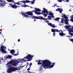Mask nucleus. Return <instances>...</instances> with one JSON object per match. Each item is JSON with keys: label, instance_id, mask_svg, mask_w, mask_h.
Wrapping results in <instances>:
<instances>
[{"label": "nucleus", "instance_id": "nucleus-1", "mask_svg": "<svg viewBox=\"0 0 73 73\" xmlns=\"http://www.w3.org/2000/svg\"><path fill=\"white\" fill-rule=\"evenodd\" d=\"M42 62H43L42 65L40 66V68H39L40 70H42V67L44 68L45 69H46L47 66H49L50 65V62L47 60H43L42 61Z\"/></svg>", "mask_w": 73, "mask_h": 73}, {"label": "nucleus", "instance_id": "nucleus-2", "mask_svg": "<svg viewBox=\"0 0 73 73\" xmlns=\"http://www.w3.org/2000/svg\"><path fill=\"white\" fill-rule=\"evenodd\" d=\"M34 56L33 55H31V54H28L24 58H22L21 59V61L23 60L24 61H31Z\"/></svg>", "mask_w": 73, "mask_h": 73}, {"label": "nucleus", "instance_id": "nucleus-3", "mask_svg": "<svg viewBox=\"0 0 73 73\" xmlns=\"http://www.w3.org/2000/svg\"><path fill=\"white\" fill-rule=\"evenodd\" d=\"M43 9L44 10L42 11V12H43L44 13H46L48 15H50V17H54V16H53V13H50V12H48V11H47V10H46V9H45L44 8H43Z\"/></svg>", "mask_w": 73, "mask_h": 73}, {"label": "nucleus", "instance_id": "nucleus-4", "mask_svg": "<svg viewBox=\"0 0 73 73\" xmlns=\"http://www.w3.org/2000/svg\"><path fill=\"white\" fill-rule=\"evenodd\" d=\"M16 70H19V69L17 68H16L11 67L8 69L7 72L8 73H11V72H15V71H16Z\"/></svg>", "mask_w": 73, "mask_h": 73}, {"label": "nucleus", "instance_id": "nucleus-5", "mask_svg": "<svg viewBox=\"0 0 73 73\" xmlns=\"http://www.w3.org/2000/svg\"><path fill=\"white\" fill-rule=\"evenodd\" d=\"M10 62L12 64L13 66H16L17 65V64L19 63V62L16 60H12L10 61Z\"/></svg>", "mask_w": 73, "mask_h": 73}, {"label": "nucleus", "instance_id": "nucleus-6", "mask_svg": "<svg viewBox=\"0 0 73 73\" xmlns=\"http://www.w3.org/2000/svg\"><path fill=\"white\" fill-rule=\"evenodd\" d=\"M18 3H24L25 4L26 3H30V1L27 0L26 1H19Z\"/></svg>", "mask_w": 73, "mask_h": 73}, {"label": "nucleus", "instance_id": "nucleus-7", "mask_svg": "<svg viewBox=\"0 0 73 73\" xmlns=\"http://www.w3.org/2000/svg\"><path fill=\"white\" fill-rule=\"evenodd\" d=\"M4 46L3 45L1 46L0 48V50H1V51H2V53H5V52H6V51H5V50L4 49Z\"/></svg>", "mask_w": 73, "mask_h": 73}, {"label": "nucleus", "instance_id": "nucleus-8", "mask_svg": "<svg viewBox=\"0 0 73 73\" xmlns=\"http://www.w3.org/2000/svg\"><path fill=\"white\" fill-rule=\"evenodd\" d=\"M11 5L12 6H11V7H12V8H13V9H17V7H20V5L19 6L16 5L15 3H14V5Z\"/></svg>", "mask_w": 73, "mask_h": 73}, {"label": "nucleus", "instance_id": "nucleus-9", "mask_svg": "<svg viewBox=\"0 0 73 73\" xmlns=\"http://www.w3.org/2000/svg\"><path fill=\"white\" fill-rule=\"evenodd\" d=\"M62 17H64L65 18V19L64 20L65 22L68 21V18L66 17V15L64 14L62 16Z\"/></svg>", "mask_w": 73, "mask_h": 73}, {"label": "nucleus", "instance_id": "nucleus-10", "mask_svg": "<svg viewBox=\"0 0 73 73\" xmlns=\"http://www.w3.org/2000/svg\"><path fill=\"white\" fill-rule=\"evenodd\" d=\"M47 19L48 18L46 19H45L44 18H43L42 17H41V20H44V21H45V22H46V23H49V21L47 20Z\"/></svg>", "mask_w": 73, "mask_h": 73}, {"label": "nucleus", "instance_id": "nucleus-11", "mask_svg": "<svg viewBox=\"0 0 73 73\" xmlns=\"http://www.w3.org/2000/svg\"><path fill=\"white\" fill-rule=\"evenodd\" d=\"M47 19L48 18L46 19H45L44 18H43L42 17H41V20H44V21H45V22H46V23H49V21L47 20Z\"/></svg>", "mask_w": 73, "mask_h": 73}, {"label": "nucleus", "instance_id": "nucleus-12", "mask_svg": "<svg viewBox=\"0 0 73 73\" xmlns=\"http://www.w3.org/2000/svg\"><path fill=\"white\" fill-rule=\"evenodd\" d=\"M47 61H49V62H50V65L49 66H49V68H53V66H54V64H52L51 65V64H53V63H51V62H50V61H49L48 60H47ZM51 65V66H50Z\"/></svg>", "mask_w": 73, "mask_h": 73}, {"label": "nucleus", "instance_id": "nucleus-13", "mask_svg": "<svg viewBox=\"0 0 73 73\" xmlns=\"http://www.w3.org/2000/svg\"><path fill=\"white\" fill-rule=\"evenodd\" d=\"M25 13L27 14V15H31V16L33 15V13L31 11L27 12L26 13Z\"/></svg>", "mask_w": 73, "mask_h": 73}, {"label": "nucleus", "instance_id": "nucleus-14", "mask_svg": "<svg viewBox=\"0 0 73 73\" xmlns=\"http://www.w3.org/2000/svg\"><path fill=\"white\" fill-rule=\"evenodd\" d=\"M48 24L49 25H50L51 27H52V28H55L56 27V26L54 25H52V23H48Z\"/></svg>", "mask_w": 73, "mask_h": 73}, {"label": "nucleus", "instance_id": "nucleus-15", "mask_svg": "<svg viewBox=\"0 0 73 73\" xmlns=\"http://www.w3.org/2000/svg\"><path fill=\"white\" fill-rule=\"evenodd\" d=\"M23 13H21V14L22 15H23V16H24V17H25L26 18H27H27H28V17H29V15Z\"/></svg>", "mask_w": 73, "mask_h": 73}, {"label": "nucleus", "instance_id": "nucleus-16", "mask_svg": "<svg viewBox=\"0 0 73 73\" xmlns=\"http://www.w3.org/2000/svg\"><path fill=\"white\" fill-rule=\"evenodd\" d=\"M59 35L61 36H65V34L62 31H61V33H59Z\"/></svg>", "mask_w": 73, "mask_h": 73}, {"label": "nucleus", "instance_id": "nucleus-17", "mask_svg": "<svg viewBox=\"0 0 73 73\" xmlns=\"http://www.w3.org/2000/svg\"><path fill=\"white\" fill-rule=\"evenodd\" d=\"M12 57V55H8L7 57H6V60H7V59H9V58L11 59Z\"/></svg>", "mask_w": 73, "mask_h": 73}, {"label": "nucleus", "instance_id": "nucleus-18", "mask_svg": "<svg viewBox=\"0 0 73 73\" xmlns=\"http://www.w3.org/2000/svg\"><path fill=\"white\" fill-rule=\"evenodd\" d=\"M41 17H40V16H38V17L37 16H35V17L34 19H40V20H41Z\"/></svg>", "mask_w": 73, "mask_h": 73}, {"label": "nucleus", "instance_id": "nucleus-19", "mask_svg": "<svg viewBox=\"0 0 73 73\" xmlns=\"http://www.w3.org/2000/svg\"><path fill=\"white\" fill-rule=\"evenodd\" d=\"M15 51L14 50H10V53H12V55L15 54Z\"/></svg>", "mask_w": 73, "mask_h": 73}, {"label": "nucleus", "instance_id": "nucleus-20", "mask_svg": "<svg viewBox=\"0 0 73 73\" xmlns=\"http://www.w3.org/2000/svg\"><path fill=\"white\" fill-rule=\"evenodd\" d=\"M65 28H66V29L69 30L70 28V26L66 25L65 26Z\"/></svg>", "mask_w": 73, "mask_h": 73}, {"label": "nucleus", "instance_id": "nucleus-21", "mask_svg": "<svg viewBox=\"0 0 73 73\" xmlns=\"http://www.w3.org/2000/svg\"><path fill=\"white\" fill-rule=\"evenodd\" d=\"M35 9L36 12H40V11H41V10L35 8Z\"/></svg>", "mask_w": 73, "mask_h": 73}, {"label": "nucleus", "instance_id": "nucleus-22", "mask_svg": "<svg viewBox=\"0 0 73 73\" xmlns=\"http://www.w3.org/2000/svg\"><path fill=\"white\" fill-rule=\"evenodd\" d=\"M70 18H72V19H71L70 20V21H71L72 22H73V15H72V16L70 17Z\"/></svg>", "mask_w": 73, "mask_h": 73}, {"label": "nucleus", "instance_id": "nucleus-23", "mask_svg": "<svg viewBox=\"0 0 73 73\" xmlns=\"http://www.w3.org/2000/svg\"><path fill=\"white\" fill-rule=\"evenodd\" d=\"M21 6V7H28V5L25 4L24 5H22Z\"/></svg>", "mask_w": 73, "mask_h": 73}, {"label": "nucleus", "instance_id": "nucleus-24", "mask_svg": "<svg viewBox=\"0 0 73 73\" xmlns=\"http://www.w3.org/2000/svg\"><path fill=\"white\" fill-rule=\"evenodd\" d=\"M14 3H15V5L17 4V5H21V4H22V3H19L18 2L17 3L14 2Z\"/></svg>", "mask_w": 73, "mask_h": 73}, {"label": "nucleus", "instance_id": "nucleus-25", "mask_svg": "<svg viewBox=\"0 0 73 73\" xmlns=\"http://www.w3.org/2000/svg\"><path fill=\"white\" fill-rule=\"evenodd\" d=\"M35 13L37 15H41V13L40 12H37L36 11H35Z\"/></svg>", "mask_w": 73, "mask_h": 73}, {"label": "nucleus", "instance_id": "nucleus-26", "mask_svg": "<svg viewBox=\"0 0 73 73\" xmlns=\"http://www.w3.org/2000/svg\"><path fill=\"white\" fill-rule=\"evenodd\" d=\"M51 31L52 32H55V29H52L51 30Z\"/></svg>", "mask_w": 73, "mask_h": 73}, {"label": "nucleus", "instance_id": "nucleus-27", "mask_svg": "<svg viewBox=\"0 0 73 73\" xmlns=\"http://www.w3.org/2000/svg\"><path fill=\"white\" fill-rule=\"evenodd\" d=\"M71 32H69V34L70 35H71V36H72V37L73 35V33H71Z\"/></svg>", "mask_w": 73, "mask_h": 73}, {"label": "nucleus", "instance_id": "nucleus-28", "mask_svg": "<svg viewBox=\"0 0 73 73\" xmlns=\"http://www.w3.org/2000/svg\"><path fill=\"white\" fill-rule=\"evenodd\" d=\"M5 4H4L1 3H0V6H2V7H4Z\"/></svg>", "mask_w": 73, "mask_h": 73}, {"label": "nucleus", "instance_id": "nucleus-29", "mask_svg": "<svg viewBox=\"0 0 73 73\" xmlns=\"http://www.w3.org/2000/svg\"><path fill=\"white\" fill-rule=\"evenodd\" d=\"M55 20H57V21H59V20H60V18H56L55 19H54Z\"/></svg>", "mask_w": 73, "mask_h": 73}, {"label": "nucleus", "instance_id": "nucleus-30", "mask_svg": "<svg viewBox=\"0 0 73 73\" xmlns=\"http://www.w3.org/2000/svg\"><path fill=\"white\" fill-rule=\"evenodd\" d=\"M7 1L9 2V3H11L13 1V0H6Z\"/></svg>", "mask_w": 73, "mask_h": 73}, {"label": "nucleus", "instance_id": "nucleus-31", "mask_svg": "<svg viewBox=\"0 0 73 73\" xmlns=\"http://www.w3.org/2000/svg\"><path fill=\"white\" fill-rule=\"evenodd\" d=\"M59 11L60 13H62V12L63 11V10H62V9L60 10V9Z\"/></svg>", "mask_w": 73, "mask_h": 73}, {"label": "nucleus", "instance_id": "nucleus-32", "mask_svg": "<svg viewBox=\"0 0 73 73\" xmlns=\"http://www.w3.org/2000/svg\"><path fill=\"white\" fill-rule=\"evenodd\" d=\"M42 15H43L45 17H46V16H47V14H44V13H42Z\"/></svg>", "mask_w": 73, "mask_h": 73}, {"label": "nucleus", "instance_id": "nucleus-33", "mask_svg": "<svg viewBox=\"0 0 73 73\" xmlns=\"http://www.w3.org/2000/svg\"><path fill=\"white\" fill-rule=\"evenodd\" d=\"M38 65H41L42 64V63L40 62H38L37 63Z\"/></svg>", "mask_w": 73, "mask_h": 73}, {"label": "nucleus", "instance_id": "nucleus-34", "mask_svg": "<svg viewBox=\"0 0 73 73\" xmlns=\"http://www.w3.org/2000/svg\"><path fill=\"white\" fill-rule=\"evenodd\" d=\"M60 32V31H59L57 29H55V32Z\"/></svg>", "mask_w": 73, "mask_h": 73}, {"label": "nucleus", "instance_id": "nucleus-35", "mask_svg": "<svg viewBox=\"0 0 73 73\" xmlns=\"http://www.w3.org/2000/svg\"><path fill=\"white\" fill-rule=\"evenodd\" d=\"M61 19H62V20H61V21H62V23H64V18H61Z\"/></svg>", "mask_w": 73, "mask_h": 73}, {"label": "nucleus", "instance_id": "nucleus-36", "mask_svg": "<svg viewBox=\"0 0 73 73\" xmlns=\"http://www.w3.org/2000/svg\"><path fill=\"white\" fill-rule=\"evenodd\" d=\"M48 18L49 20H50V19H52V18L50 17V16L49 15H48Z\"/></svg>", "mask_w": 73, "mask_h": 73}, {"label": "nucleus", "instance_id": "nucleus-37", "mask_svg": "<svg viewBox=\"0 0 73 73\" xmlns=\"http://www.w3.org/2000/svg\"><path fill=\"white\" fill-rule=\"evenodd\" d=\"M65 23L66 24L68 25V21H66V22H65Z\"/></svg>", "mask_w": 73, "mask_h": 73}, {"label": "nucleus", "instance_id": "nucleus-38", "mask_svg": "<svg viewBox=\"0 0 73 73\" xmlns=\"http://www.w3.org/2000/svg\"><path fill=\"white\" fill-rule=\"evenodd\" d=\"M60 11V8H58L56 10V11Z\"/></svg>", "mask_w": 73, "mask_h": 73}, {"label": "nucleus", "instance_id": "nucleus-39", "mask_svg": "<svg viewBox=\"0 0 73 73\" xmlns=\"http://www.w3.org/2000/svg\"><path fill=\"white\" fill-rule=\"evenodd\" d=\"M69 40H70L71 41H72V42H73V39H70V38H69Z\"/></svg>", "mask_w": 73, "mask_h": 73}, {"label": "nucleus", "instance_id": "nucleus-40", "mask_svg": "<svg viewBox=\"0 0 73 73\" xmlns=\"http://www.w3.org/2000/svg\"><path fill=\"white\" fill-rule=\"evenodd\" d=\"M34 3H35L34 1H31V4H34Z\"/></svg>", "mask_w": 73, "mask_h": 73}, {"label": "nucleus", "instance_id": "nucleus-41", "mask_svg": "<svg viewBox=\"0 0 73 73\" xmlns=\"http://www.w3.org/2000/svg\"><path fill=\"white\" fill-rule=\"evenodd\" d=\"M56 5H57V4H54V6H52V7H55V6H56Z\"/></svg>", "mask_w": 73, "mask_h": 73}, {"label": "nucleus", "instance_id": "nucleus-42", "mask_svg": "<svg viewBox=\"0 0 73 73\" xmlns=\"http://www.w3.org/2000/svg\"><path fill=\"white\" fill-rule=\"evenodd\" d=\"M43 61V60H39L38 61V62H41L42 61V63H43V62H42V61Z\"/></svg>", "mask_w": 73, "mask_h": 73}, {"label": "nucleus", "instance_id": "nucleus-43", "mask_svg": "<svg viewBox=\"0 0 73 73\" xmlns=\"http://www.w3.org/2000/svg\"><path fill=\"white\" fill-rule=\"evenodd\" d=\"M58 2H62V0H58Z\"/></svg>", "mask_w": 73, "mask_h": 73}, {"label": "nucleus", "instance_id": "nucleus-44", "mask_svg": "<svg viewBox=\"0 0 73 73\" xmlns=\"http://www.w3.org/2000/svg\"><path fill=\"white\" fill-rule=\"evenodd\" d=\"M31 12H32V13H33V12H35H35H36V11H35V10H33V11H32Z\"/></svg>", "mask_w": 73, "mask_h": 73}, {"label": "nucleus", "instance_id": "nucleus-45", "mask_svg": "<svg viewBox=\"0 0 73 73\" xmlns=\"http://www.w3.org/2000/svg\"><path fill=\"white\" fill-rule=\"evenodd\" d=\"M11 4L10 3V4H9V5H11V6H12V5H13V3L12 2Z\"/></svg>", "mask_w": 73, "mask_h": 73}, {"label": "nucleus", "instance_id": "nucleus-46", "mask_svg": "<svg viewBox=\"0 0 73 73\" xmlns=\"http://www.w3.org/2000/svg\"><path fill=\"white\" fill-rule=\"evenodd\" d=\"M35 16H32V18L33 19H35Z\"/></svg>", "mask_w": 73, "mask_h": 73}, {"label": "nucleus", "instance_id": "nucleus-47", "mask_svg": "<svg viewBox=\"0 0 73 73\" xmlns=\"http://www.w3.org/2000/svg\"><path fill=\"white\" fill-rule=\"evenodd\" d=\"M2 3V4H5V2H3H3H2V3Z\"/></svg>", "mask_w": 73, "mask_h": 73}, {"label": "nucleus", "instance_id": "nucleus-48", "mask_svg": "<svg viewBox=\"0 0 73 73\" xmlns=\"http://www.w3.org/2000/svg\"><path fill=\"white\" fill-rule=\"evenodd\" d=\"M31 68V67H29V68H28L27 69V70H30V68Z\"/></svg>", "mask_w": 73, "mask_h": 73}, {"label": "nucleus", "instance_id": "nucleus-49", "mask_svg": "<svg viewBox=\"0 0 73 73\" xmlns=\"http://www.w3.org/2000/svg\"><path fill=\"white\" fill-rule=\"evenodd\" d=\"M53 36H55V33H53Z\"/></svg>", "mask_w": 73, "mask_h": 73}, {"label": "nucleus", "instance_id": "nucleus-50", "mask_svg": "<svg viewBox=\"0 0 73 73\" xmlns=\"http://www.w3.org/2000/svg\"><path fill=\"white\" fill-rule=\"evenodd\" d=\"M66 1L67 2H68L69 3V0H66Z\"/></svg>", "mask_w": 73, "mask_h": 73}, {"label": "nucleus", "instance_id": "nucleus-51", "mask_svg": "<svg viewBox=\"0 0 73 73\" xmlns=\"http://www.w3.org/2000/svg\"><path fill=\"white\" fill-rule=\"evenodd\" d=\"M17 55H18V54H15L14 55V56H17Z\"/></svg>", "mask_w": 73, "mask_h": 73}, {"label": "nucleus", "instance_id": "nucleus-52", "mask_svg": "<svg viewBox=\"0 0 73 73\" xmlns=\"http://www.w3.org/2000/svg\"><path fill=\"white\" fill-rule=\"evenodd\" d=\"M30 65H32V63H30V64H29Z\"/></svg>", "mask_w": 73, "mask_h": 73}, {"label": "nucleus", "instance_id": "nucleus-53", "mask_svg": "<svg viewBox=\"0 0 73 73\" xmlns=\"http://www.w3.org/2000/svg\"><path fill=\"white\" fill-rule=\"evenodd\" d=\"M0 2H1L2 3L3 2V1H2V0H0Z\"/></svg>", "mask_w": 73, "mask_h": 73}, {"label": "nucleus", "instance_id": "nucleus-54", "mask_svg": "<svg viewBox=\"0 0 73 73\" xmlns=\"http://www.w3.org/2000/svg\"><path fill=\"white\" fill-rule=\"evenodd\" d=\"M63 1H64V2H66V1H65V0H63Z\"/></svg>", "mask_w": 73, "mask_h": 73}, {"label": "nucleus", "instance_id": "nucleus-55", "mask_svg": "<svg viewBox=\"0 0 73 73\" xmlns=\"http://www.w3.org/2000/svg\"><path fill=\"white\" fill-rule=\"evenodd\" d=\"M18 42H19V41H20V39H19L18 40Z\"/></svg>", "mask_w": 73, "mask_h": 73}, {"label": "nucleus", "instance_id": "nucleus-56", "mask_svg": "<svg viewBox=\"0 0 73 73\" xmlns=\"http://www.w3.org/2000/svg\"><path fill=\"white\" fill-rule=\"evenodd\" d=\"M70 37V36H66V37Z\"/></svg>", "mask_w": 73, "mask_h": 73}, {"label": "nucleus", "instance_id": "nucleus-57", "mask_svg": "<svg viewBox=\"0 0 73 73\" xmlns=\"http://www.w3.org/2000/svg\"><path fill=\"white\" fill-rule=\"evenodd\" d=\"M36 21V19H34V21Z\"/></svg>", "mask_w": 73, "mask_h": 73}, {"label": "nucleus", "instance_id": "nucleus-58", "mask_svg": "<svg viewBox=\"0 0 73 73\" xmlns=\"http://www.w3.org/2000/svg\"><path fill=\"white\" fill-rule=\"evenodd\" d=\"M27 65H28V64H29V63H28V62H27Z\"/></svg>", "mask_w": 73, "mask_h": 73}, {"label": "nucleus", "instance_id": "nucleus-59", "mask_svg": "<svg viewBox=\"0 0 73 73\" xmlns=\"http://www.w3.org/2000/svg\"><path fill=\"white\" fill-rule=\"evenodd\" d=\"M52 64H55V62H54V63H52Z\"/></svg>", "mask_w": 73, "mask_h": 73}, {"label": "nucleus", "instance_id": "nucleus-60", "mask_svg": "<svg viewBox=\"0 0 73 73\" xmlns=\"http://www.w3.org/2000/svg\"><path fill=\"white\" fill-rule=\"evenodd\" d=\"M13 3H15V1H14V0L13 1Z\"/></svg>", "mask_w": 73, "mask_h": 73}, {"label": "nucleus", "instance_id": "nucleus-61", "mask_svg": "<svg viewBox=\"0 0 73 73\" xmlns=\"http://www.w3.org/2000/svg\"><path fill=\"white\" fill-rule=\"evenodd\" d=\"M69 21V19H67V21Z\"/></svg>", "mask_w": 73, "mask_h": 73}, {"label": "nucleus", "instance_id": "nucleus-62", "mask_svg": "<svg viewBox=\"0 0 73 73\" xmlns=\"http://www.w3.org/2000/svg\"><path fill=\"white\" fill-rule=\"evenodd\" d=\"M2 33L1 32H0V34Z\"/></svg>", "mask_w": 73, "mask_h": 73}, {"label": "nucleus", "instance_id": "nucleus-63", "mask_svg": "<svg viewBox=\"0 0 73 73\" xmlns=\"http://www.w3.org/2000/svg\"><path fill=\"white\" fill-rule=\"evenodd\" d=\"M56 7H59L58 6H56Z\"/></svg>", "mask_w": 73, "mask_h": 73}, {"label": "nucleus", "instance_id": "nucleus-64", "mask_svg": "<svg viewBox=\"0 0 73 73\" xmlns=\"http://www.w3.org/2000/svg\"><path fill=\"white\" fill-rule=\"evenodd\" d=\"M4 60V59H2V60Z\"/></svg>", "mask_w": 73, "mask_h": 73}]
</instances>
